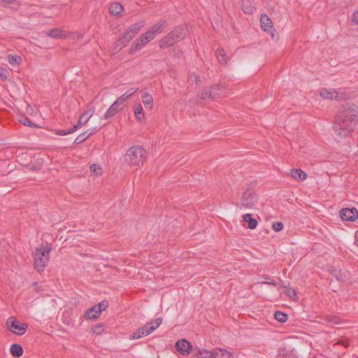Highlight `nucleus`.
<instances>
[{
	"instance_id": "nucleus-1",
	"label": "nucleus",
	"mask_w": 358,
	"mask_h": 358,
	"mask_svg": "<svg viewBox=\"0 0 358 358\" xmlns=\"http://www.w3.org/2000/svg\"><path fill=\"white\" fill-rule=\"evenodd\" d=\"M357 110L352 107H344L336 115L332 129L341 138L350 136L355 130L357 123Z\"/></svg>"
},
{
	"instance_id": "nucleus-2",
	"label": "nucleus",
	"mask_w": 358,
	"mask_h": 358,
	"mask_svg": "<svg viewBox=\"0 0 358 358\" xmlns=\"http://www.w3.org/2000/svg\"><path fill=\"white\" fill-rule=\"evenodd\" d=\"M166 24V20H161L158 23L152 26L145 33L141 34L132 43L129 48V53L136 52L145 47L164 29Z\"/></svg>"
},
{
	"instance_id": "nucleus-3",
	"label": "nucleus",
	"mask_w": 358,
	"mask_h": 358,
	"mask_svg": "<svg viewBox=\"0 0 358 358\" xmlns=\"http://www.w3.org/2000/svg\"><path fill=\"white\" fill-rule=\"evenodd\" d=\"M148 158L147 151L140 145H134L124 155V161L131 168L142 166Z\"/></svg>"
},
{
	"instance_id": "nucleus-4",
	"label": "nucleus",
	"mask_w": 358,
	"mask_h": 358,
	"mask_svg": "<svg viewBox=\"0 0 358 358\" xmlns=\"http://www.w3.org/2000/svg\"><path fill=\"white\" fill-rule=\"evenodd\" d=\"M52 250L50 246H41L36 249L34 255V266L35 269L41 273L49 262V254Z\"/></svg>"
},
{
	"instance_id": "nucleus-5",
	"label": "nucleus",
	"mask_w": 358,
	"mask_h": 358,
	"mask_svg": "<svg viewBox=\"0 0 358 358\" xmlns=\"http://www.w3.org/2000/svg\"><path fill=\"white\" fill-rule=\"evenodd\" d=\"M162 323V318L158 317L152 322L146 323L143 327L137 329L129 336L131 340L139 339L143 336H148L156 330Z\"/></svg>"
},
{
	"instance_id": "nucleus-6",
	"label": "nucleus",
	"mask_w": 358,
	"mask_h": 358,
	"mask_svg": "<svg viewBox=\"0 0 358 358\" xmlns=\"http://www.w3.org/2000/svg\"><path fill=\"white\" fill-rule=\"evenodd\" d=\"M6 324L10 331L17 335H23L28 328L27 324L18 321L15 317H8Z\"/></svg>"
},
{
	"instance_id": "nucleus-7",
	"label": "nucleus",
	"mask_w": 358,
	"mask_h": 358,
	"mask_svg": "<svg viewBox=\"0 0 358 358\" xmlns=\"http://www.w3.org/2000/svg\"><path fill=\"white\" fill-rule=\"evenodd\" d=\"M145 26V21L141 20L129 26L123 34V38L125 43H129Z\"/></svg>"
},
{
	"instance_id": "nucleus-8",
	"label": "nucleus",
	"mask_w": 358,
	"mask_h": 358,
	"mask_svg": "<svg viewBox=\"0 0 358 358\" xmlns=\"http://www.w3.org/2000/svg\"><path fill=\"white\" fill-rule=\"evenodd\" d=\"M94 111V108H92V109L84 112L79 117V120L78 121V123L73 126V128L70 129V132H74L76 130H77L78 128L82 127L85 124H86L91 117L92 116Z\"/></svg>"
},
{
	"instance_id": "nucleus-9",
	"label": "nucleus",
	"mask_w": 358,
	"mask_h": 358,
	"mask_svg": "<svg viewBox=\"0 0 358 358\" xmlns=\"http://www.w3.org/2000/svg\"><path fill=\"white\" fill-rule=\"evenodd\" d=\"M260 23L262 29L264 31L267 32L268 34H271L272 37H273V31H275V29L273 28V22L270 17L266 14L261 15Z\"/></svg>"
},
{
	"instance_id": "nucleus-10",
	"label": "nucleus",
	"mask_w": 358,
	"mask_h": 358,
	"mask_svg": "<svg viewBox=\"0 0 358 358\" xmlns=\"http://www.w3.org/2000/svg\"><path fill=\"white\" fill-rule=\"evenodd\" d=\"M340 217L344 221H354L358 217V211L355 208H343Z\"/></svg>"
},
{
	"instance_id": "nucleus-11",
	"label": "nucleus",
	"mask_w": 358,
	"mask_h": 358,
	"mask_svg": "<svg viewBox=\"0 0 358 358\" xmlns=\"http://www.w3.org/2000/svg\"><path fill=\"white\" fill-rule=\"evenodd\" d=\"M176 347L180 354L187 355L191 352L192 346L189 341L184 339L178 341L176 344Z\"/></svg>"
},
{
	"instance_id": "nucleus-12",
	"label": "nucleus",
	"mask_w": 358,
	"mask_h": 358,
	"mask_svg": "<svg viewBox=\"0 0 358 358\" xmlns=\"http://www.w3.org/2000/svg\"><path fill=\"white\" fill-rule=\"evenodd\" d=\"M170 34L172 35V37L175 39L176 43H178L185 37L187 34V29L183 26H179L173 31H171Z\"/></svg>"
},
{
	"instance_id": "nucleus-13",
	"label": "nucleus",
	"mask_w": 358,
	"mask_h": 358,
	"mask_svg": "<svg viewBox=\"0 0 358 358\" xmlns=\"http://www.w3.org/2000/svg\"><path fill=\"white\" fill-rule=\"evenodd\" d=\"M122 108L123 107L115 101L105 113L103 115L104 119L108 120L113 117L116 113L120 111Z\"/></svg>"
},
{
	"instance_id": "nucleus-14",
	"label": "nucleus",
	"mask_w": 358,
	"mask_h": 358,
	"mask_svg": "<svg viewBox=\"0 0 358 358\" xmlns=\"http://www.w3.org/2000/svg\"><path fill=\"white\" fill-rule=\"evenodd\" d=\"M220 97V93L209 92L208 87L203 89L199 94L198 98L200 99H206L210 98L212 99H216Z\"/></svg>"
},
{
	"instance_id": "nucleus-15",
	"label": "nucleus",
	"mask_w": 358,
	"mask_h": 358,
	"mask_svg": "<svg viewBox=\"0 0 358 358\" xmlns=\"http://www.w3.org/2000/svg\"><path fill=\"white\" fill-rule=\"evenodd\" d=\"M213 354L215 358H234V355L231 352L223 348L215 349Z\"/></svg>"
},
{
	"instance_id": "nucleus-16",
	"label": "nucleus",
	"mask_w": 358,
	"mask_h": 358,
	"mask_svg": "<svg viewBox=\"0 0 358 358\" xmlns=\"http://www.w3.org/2000/svg\"><path fill=\"white\" fill-rule=\"evenodd\" d=\"M175 43H177L176 41H175V39H173L172 35H171V34L169 33L159 41V45L161 48H164L171 47Z\"/></svg>"
},
{
	"instance_id": "nucleus-17",
	"label": "nucleus",
	"mask_w": 358,
	"mask_h": 358,
	"mask_svg": "<svg viewBox=\"0 0 358 358\" xmlns=\"http://www.w3.org/2000/svg\"><path fill=\"white\" fill-rule=\"evenodd\" d=\"M123 9V6L117 2L110 3L108 8L110 13L117 17L121 16Z\"/></svg>"
},
{
	"instance_id": "nucleus-18",
	"label": "nucleus",
	"mask_w": 358,
	"mask_h": 358,
	"mask_svg": "<svg viewBox=\"0 0 358 358\" xmlns=\"http://www.w3.org/2000/svg\"><path fill=\"white\" fill-rule=\"evenodd\" d=\"M142 101L146 109H148V110H151L152 109L154 100L151 94L148 93H145L142 96Z\"/></svg>"
},
{
	"instance_id": "nucleus-19",
	"label": "nucleus",
	"mask_w": 358,
	"mask_h": 358,
	"mask_svg": "<svg viewBox=\"0 0 358 358\" xmlns=\"http://www.w3.org/2000/svg\"><path fill=\"white\" fill-rule=\"evenodd\" d=\"M291 175L294 179L300 181H303L307 178V174L300 169H292Z\"/></svg>"
},
{
	"instance_id": "nucleus-20",
	"label": "nucleus",
	"mask_w": 358,
	"mask_h": 358,
	"mask_svg": "<svg viewBox=\"0 0 358 358\" xmlns=\"http://www.w3.org/2000/svg\"><path fill=\"white\" fill-rule=\"evenodd\" d=\"M134 112L138 122H142L145 119L143 107L140 103H136L134 106Z\"/></svg>"
},
{
	"instance_id": "nucleus-21",
	"label": "nucleus",
	"mask_w": 358,
	"mask_h": 358,
	"mask_svg": "<svg viewBox=\"0 0 358 358\" xmlns=\"http://www.w3.org/2000/svg\"><path fill=\"white\" fill-rule=\"evenodd\" d=\"M215 56L218 60V62L222 64L225 65L227 63L228 57L225 54L224 49L219 48L215 51Z\"/></svg>"
},
{
	"instance_id": "nucleus-22",
	"label": "nucleus",
	"mask_w": 358,
	"mask_h": 358,
	"mask_svg": "<svg viewBox=\"0 0 358 358\" xmlns=\"http://www.w3.org/2000/svg\"><path fill=\"white\" fill-rule=\"evenodd\" d=\"M10 352L13 357H20L23 354V349L18 344H13L10 348Z\"/></svg>"
},
{
	"instance_id": "nucleus-23",
	"label": "nucleus",
	"mask_w": 358,
	"mask_h": 358,
	"mask_svg": "<svg viewBox=\"0 0 358 358\" xmlns=\"http://www.w3.org/2000/svg\"><path fill=\"white\" fill-rule=\"evenodd\" d=\"M47 35L49 36L54 38H66V34L65 31L60 30L59 29H53L50 30Z\"/></svg>"
},
{
	"instance_id": "nucleus-24",
	"label": "nucleus",
	"mask_w": 358,
	"mask_h": 358,
	"mask_svg": "<svg viewBox=\"0 0 358 358\" xmlns=\"http://www.w3.org/2000/svg\"><path fill=\"white\" fill-rule=\"evenodd\" d=\"M100 313L98 312L96 306L88 309L85 313V316L89 320L96 319L99 317Z\"/></svg>"
},
{
	"instance_id": "nucleus-25",
	"label": "nucleus",
	"mask_w": 358,
	"mask_h": 358,
	"mask_svg": "<svg viewBox=\"0 0 358 358\" xmlns=\"http://www.w3.org/2000/svg\"><path fill=\"white\" fill-rule=\"evenodd\" d=\"M8 60L11 65H18L21 63L22 58L18 55H9L8 56Z\"/></svg>"
},
{
	"instance_id": "nucleus-26",
	"label": "nucleus",
	"mask_w": 358,
	"mask_h": 358,
	"mask_svg": "<svg viewBox=\"0 0 358 358\" xmlns=\"http://www.w3.org/2000/svg\"><path fill=\"white\" fill-rule=\"evenodd\" d=\"M275 319L280 322H285L287 320L288 315L282 312L276 311L274 314Z\"/></svg>"
},
{
	"instance_id": "nucleus-27",
	"label": "nucleus",
	"mask_w": 358,
	"mask_h": 358,
	"mask_svg": "<svg viewBox=\"0 0 358 358\" xmlns=\"http://www.w3.org/2000/svg\"><path fill=\"white\" fill-rule=\"evenodd\" d=\"M257 221L252 217V214L248 213V228L253 229L257 227Z\"/></svg>"
},
{
	"instance_id": "nucleus-28",
	"label": "nucleus",
	"mask_w": 358,
	"mask_h": 358,
	"mask_svg": "<svg viewBox=\"0 0 358 358\" xmlns=\"http://www.w3.org/2000/svg\"><path fill=\"white\" fill-rule=\"evenodd\" d=\"M195 358H215L213 352L208 350H202L199 352Z\"/></svg>"
},
{
	"instance_id": "nucleus-29",
	"label": "nucleus",
	"mask_w": 358,
	"mask_h": 358,
	"mask_svg": "<svg viewBox=\"0 0 358 358\" xmlns=\"http://www.w3.org/2000/svg\"><path fill=\"white\" fill-rule=\"evenodd\" d=\"M35 161H36V162L34 164H33L32 163L30 164L31 169H33V170L39 169L43 163V159L42 158L39 157L38 156L35 157Z\"/></svg>"
},
{
	"instance_id": "nucleus-30",
	"label": "nucleus",
	"mask_w": 358,
	"mask_h": 358,
	"mask_svg": "<svg viewBox=\"0 0 358 358\" xmlns=\"http://www.w3.org/2000/svg\"><path fill=\"white\" fill-rule=\"evenodd\" d=\"M257 201V196L255 194H248V208L255 206Z\"/></svg>"
},
{
	"instance_id": "nucleus-31",
	"label": "nucleus",
	"mask_w": 358,
	"mask_h": 358,
	"mask_svg": "<svg viewBox=\"0 0 358 358\" xmlns=\"http://www.w3.org/2000/svg\"><path fill=\"white\" fill-rule=\"evenodd\" d=\"M92 132L87 133V131L79 135L76 139H75V143L79 144L85 141L87 138L90 136L92 134Z\"/></svg>"
},
{
	"instance_id": "nucleus-32",
	"label": "nucleus",
	"mask_w": 358,
	"mask_h": 358,
	"mask_svg": "<svg viewBox=\"0 0 358 358\" xmlns=\"http://www.w3.org/2000/svg\"><path fill=\"white\" fill-rule=\"evenodd\" d=\"M225 89V87L224 85L222 84H214L208 87L209 92H217L219 93V91H223Z\"/></svg>"
},
{
	"instance_id": "nucleus-33",
	"label": "nucleus",
	"mask_w": 358,
	"mask_h": 358,
	"mask_svg": "<svg viewBox=\"0 0 358 358\" xmlns=\"http://www.w3.org/2000/svg\"><path fill=\"white\" fill-rule=\"evenodd\" d=\"M130 94H129L128 92L124 93L122 95H121L120 97H118L116 100V101L123 107L124 103L130 99Z\"/></svg>"
},
{
	"instance_id": "nucleus-34",
	"label": "nucleus",
	"mask_w": 358,
	"mask_h": 358,
	"mask_svg": "<svg viewBox=\"0 0 358 358\" xmlns=\"http://www.w3.org/2000/svg\"><path fill=\"white\" fill-rule=\"evenodd\" d=\"M19 122L24 126H28L29 127H36V125L33 123L28 117H21L19 119Z\"/></svg>"
},
{
	"instance_id": "nucleus-35",
	"label": "nucleus",
	"mask_w": 358,
	"mask_h": 358,
	"mask_svg": "<svg viewBox=\"0 0 358 358\" xmlns=\"http://www.w3.org/2000/svg\"><path fill=\"white\" fill-rule=\"evenodd\" d=\"M334 93V92L329 91L327 89H322L320 92V96L324 99H333Z\"/></svg>"
},
{
	"instance_id": "nucleus-36",
	"label": "nucleus",
	"mask_w": 358,
	"mask_h": 358,
	"mask_svg": "<svg viewBox=\"0 0 358 358\" xmlns=\"http://www.w3.org/2000/svg\"><path fill=\"white\" fill-rule=\"evenodd\" d=\"M188 82L191 84L199 85L201 82L200 76L193 73L189 77Z\"/></svg>"
},
{
	"instance_id": "nucleus-37",
	"label": "nucleus",
	"mask_w": 358,
	"mask_h": 358,
	"mask_svg": "<svg viewBox=\"0 0 358 358\" xmlns=\"http://www.w3.org/2000/svg\"><path fill=\"white\" fill-rule=\"evenodd\" d=\"M285 288V294L292 299L297 298L296 292L294 289L292 287H284Z\"/></svg>"
},
{
	"instance_id": "nucleus-38",
	"label": "nucleus",
	"mask_w": 358,
	"mask_h": 358,
	"mask_svg": "<svg viewBox=\"0 0 358 358\" xmlns=\"http://www.w3.org/2000/svg\"><path fill=\"white\" fill-rule=\"evenodd\" d=\"M90 169L91 172L94 173L96 176H99L102 173L101 168L97 164L91 165Z\"/></svg>"
},
{
	"instance_id": "nucleus-39",
	"label": "nucleus",
	"mask_w": 358,
	"mask_h": 358,
	"mask_svg": "<svg viewBox=\"0 0 358 358\" xmlns=\"http://www.w3.org/2000/svg\"><path fill=\"white\" fill-rule=\"evenodd\" d=\"M108 303L107 301H103L96 305V308L98 312L101 314V313L108 308Z\"/></svg>"
},
{
	"instance_id": "nucleus-40",
	"label": "nucleus",
	"mask_w": 358,
	"mask_h": 358,
	"mask_svg": "<svg viewBox=\"0 0 358 358\" xmlns=\"http://www.w3.org/2000/svg\"><path fill=\"white\" fill-rule=\"evenodd\" d=\"M127 44V43H125L123 37H122L115 43V49H121L123 46H125Z\"/></svg>"
},
{
	"instance_id": "nucleus-41",
	"label": "nucleus",
	"mask_w": 358,
	"mask_h": 358,
	"mask_svg": "<svg viewBox=\"0 0 358 358\" xmlns=\"http://www.w3.org/2000/svg\"><path fill=\"white\" fill-rule=\"evenodd\" d=\"M272 228L275 231H280L283 228V224L280 222H273Z\"/></svg>"
},
{
	"instance_id": "nucleus-42",
	"label": "nucleus",
	"mask_w": 358,
	"mask_h": 358,
	"mask_svg": "<svg viewBox=\"0 0 358 358\" xmlns=\"http://www.w3.org/2000/svg\"><path fill=\"white\" fill-rule=\"evenodd\" d=\"M92 331L94 334H101L103 331V327L102 324H97L93 328Z\"/></svg>"
},
{
	"instance_id": "nucleus-43",
	"label": "nucleus",
	"mask_w": 358,
	"mask_h": 358,
	"mask_svg": "<svg viewBox=\"0 0 358 358\" xmlns=\"http://www.w3.org/2000/svg\"><path fill=\"white\" fill-rule=\"evenodd\" d=\"M8 71L3 67L0 66V78L3 80H6L8 78Z\"/></svg>"
},
{
	"instance_id": "nucleus-44",
	"label": "nucleus",
	"mask_w": 358,
	"mask_h": 358,
	"mask_svg": "<svg viewBox=\"0 0 358 358\" xmlns=\"http://www.w3.org/2000/svg\"><path fill=\"white\" fill-rule=\"evenodd\" d=\"M265 279L266 280L265 282H264L263 283L267 284V285H271L273 286L276 285V282H275V280L273 279H272L271 278H265Z\"/></svg>"
},
{
	"instance_id": "nucleus-45",
	"label": "nucleus",
	"mask_w": 358,
	"mask_h": 358,
	"mask_svg": "<svg viewBox=\"0 0 358 358\" xmlns=\"http://www.w3.org/2000/svg\"><path fill=\"white\" fill-rule=\"evenodd\" d=\"M73 132H70V129L69 131H64V130H59L55 132L57 135L59 136H64L66 134H72Z\"/></svg>"
},
{
	"instance_id": "nucleus-46",
	"label": "nucleus",
	"mask_w": 358,
	"mask_h": 358,
	"mask_svg": "<svg viewBox=\"0 0 358 358\" xmlns=\"http://www.w3.org/2000/svg\"><path fill=\"white\" fill-rule=\"evenodd\" d=\"M352 21L358 23V11H355L352 15Z\"/></svg>"
},
{
	"instance_id": "nucleus-47",
	"label": "nucleus",
	"mask_w": 358,
	"mask_h": 358,
	"mask_svg": "<svg viewBox=\"0 0 358 358\" xmlns=\"http://www.w3.org/2000/svg\"><path fill=\"white\" fill-rule=\"evenodd\" d=\"M137 90L138 88H131L129 90L127 91L126 92H128L129 94H130V96L131 97V96L137 92Z\"/></svg>"
},
{
	"instance_id": "nucleus-48",
	"label": "nucleus",
	"mask_w": 358,
	"mask_h": 358,
	"mask_svg": "<svg viewBox=\"0 0 358 358\" xmlns=\"http://www.w3.org/2000/svg\"><path fill=\"white\" fill-rule=\"evenodd\" d=\"M16 0H0V2H5V3H13Z\"/></svg>"
},
{
	"instance_id": "nucleus-49",
	"label": "nucleus",
	"mask_w": 358,
	"mask_h": 358,
	"mask_svg": "<svg viewBox=\"0 0 358 358\" xmlns=\"http://www.w3.org/2000/svg\"><path fill=\"white\" fill-rule=\"evenodd\" d=\"M242 217H243V221H244V222H246V215H243L242 216Z\"/></svg>"
},
{
	"instance_id": "nucleus-50",
	"label": "nucleus",
	"mask_w": 358,
	"mask_h": 358,
	"mask_svg": "<svg viewBox=\"0 0 358 358\" xmlns=\"http://www.w3.org/2000/svg\"><path fill=\"white\" fill-rule=\"evenodd\" d=\"M357 358H358V357H357Z\"/></svg>"
}]
</instances>
